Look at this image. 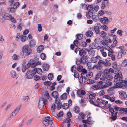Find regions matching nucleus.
Wrapping results in <instances>:
<instances>
[{"label":"nucleus","mask_w":127,"mask_h":127,"mask_svg":"<svg viewBox=\"0 0 127 127\" xmlns=\"http://www.w3.org/2000/svg\"><path fill=\"white\" fill-rule=\"evenodd\" d=\"M5 20H10L14 23L16 22V19L11 15L1 10L0 12V21L3 22Z\"/></svg>","instance_id":"nucleus-1"},{"label":"nucleus","mask_w":127,"mask_h":127,"mask_svg":"<svg viewBox=\"0 0 127 127\" xmlns=\"http://www.w3.org/2000/svg\"><path fill=\"white\" fill-rule=\"evenodd\" d=\"M42 123L45 127L49 126L50 127H54L52 120L49 117H46L43 119Z\"/></svg>","instance_id":"nucleus-2"},{"label":"nucleus","mask_w":127,"mask_h":127,"mask_svg":"<svg viewBox=\"0 0 127 127\" xmlns=\"http://www.w3.org/2000/svg\"><path fill=\"white\" fill-rule=\"evenodd\" d=\"M22 50L23 52L26 53L27 56L29 55L32 52V50L28 45H25L22 48Z\"/></svg>","instance_id":"nucleus-3"},{"label":"nucleus","mask_w":127,"mask_h":127,"mask_svg":"<svg viewBox=\"0 0 127 127\" xmlns=\"http://www.w3.org/2000/svg\"><path fill=\"white\" fill-rule=\"evenodd\" d=\"M35 74L34 70L32 71L28 70L26 74V77L27 79H32L33 78V76Z\"/></svg>","instance_id":"nucleus-4"},{"label":"nucleus","mask_w":127,"mask_h":127,"mask_svg":"<svg viewBox=\"0 0 127 127\" xmlns=\"http://www.w3.org/2000/svg\"><path fill=\"white\" fill-rule=\"evenodd\" d=\"M49 98V95L48 92L46 91L42 94V97L40 98L47 102Z\"/></svg>","instance_id":"nucleus-5"},{"label":"nucleus","mask_w":127,"mask_h":127,"mask_svg":"<svg viewBox=\"0 0 127 127\" xmlns=\"http://www.w3.org/2000/svg\"><path fill=\"white\" fill-rule=\"evenodd\" d=\"M46 102L39 98L38 103V107L40 109H42L44 105L46 103Z\"/></svg>","instance_id":"nucleus-6"},{"label":"nucleus","mask_w":127,"mask_h":127,"mask_svg":"<svg viewBox=\"0 0 127 127\" xmlns=\"http://www.w3.org/2000/svg\"><path fill=\"white\" fill-rule=\"evenodd\" d=\"M85 94V91L83 90H78L77 91V95L78 97H81Z\"/></svg>","instance_id":"nucleus-7"},{"label":"nucleus","mask_w":127,"mask_h":127,"mask_svg":"<svg viewBox=\"0 0 127 127\" xmlns=\"http://www.w3.org/2000/svg\"><path fill=\"white\" fill-rule=\"evenodd\" d=\"M102 77L104 79H107V80H109L110 81V80L113 78V77L111 75L109 74H103L102 76Z\"/></svg>","instance_id":"nucleus-8"},{"label":"nucleus","mask_w":127,"mask_h":127,"mask_svg":"<svg viewBox=\"0 0 127 127\" xmlns=\"http://www.w3.org/2000/svg\"><path fill=\"white\" fill-rule=\"evenodd\" d=\"M119 92V97L121 98L125 99L126 97L125 96V95L126 93L122 91H120Z\"/></svg>","instance_id":"nucleus-9"},{"label":"nucleus","mask_w":127,"mask_h":127,"mask_svg":"<svg viewBox=\"0 0 127 127\" xmlns=\"http://www.w3.org/2000/svg\"><path fill=\"white\" fill-rule=\"evenodd\" d=\"M100 59V56H97L96 57H92L91 59V62L93 63H95L98 61V60Z\"/></svg>","instance_id":"nucleus-10"},{"label":"nucleus","mask_w":127,"mask_h":127,"mask_svg":"<svg viewBox=\"0 0 127 127\" xmlns=\"http://www.w3.org/2000/svg\"><path fill=\"white\" fill-rule=\"evenodd\" d=\"M91 29L94 30L96 34H98L100 32V30L98 26H95L94 27H92Z\"/></svg>","instance_id":"nucleus-11"},{"label":"nucleus","mask_w":127,"mask_h":127,"mask_svg":"<svg viewBox=\"0 0 127 127\" xmlns=\"http://www.w3.org/2000/svg\"><path fill=\"white\" fill-rule=\"evenodd\" d=\"M52 95L54 98L56 99L55 100V103H57V98H58V93L56 91H54L52 93Z\"/></svg>","instance_id":"nucleus-12"},{"label":"nucleus","mask_w":127,"mask_h":127,"mask_svg":"<svg viewBox=\"0 0 127 127\" xmlns=\"http://www.w3.org/2000/svg\"><path fill=\"white\" fill-rule=\"evenodd\" d=\"M84 82L85 83L88 84H93L95 82V81L94 80H92L91 79H85Z\"/></svg>","instance_id":"nucleus-13"},{"label":"nucleus","mask_w":127,"mask_h":127,"mask_svg":"<svg viewBox=\"0 0 127 127\" xmlns=\"http://www.w3.org/2000/svg\"><path fill=\"white\" fill-rule=\"evenodd\" d=\"M100 21L103 23L107 24L108 23L109 20L107 17H104L103 18H100Z\"/></svg>","instance_id":"nucleus-14"},{"label":"nucleus","mask_w":127,"mask_h":127,"mask_svg":"<svg viewBox=\"0 0 127 127\" xmlns=\"http://www.w3.org/2000/svg\"><path fill=\"white\" fill-rule=\"evenodd\" d=\"M115 79V81H117V80L118 79H122V75L121 73H119L116 74L114 77Z\"/></svg>","instance_id":"nucleus-15"},{"label":"nucleus","mask_w":127,"mask_h":127,"mask_svg":"<svg viewBox=\"0 0 127 127\" xmlns=\"http://www.w3.org/2000/svg\"><path fill=\"white\" fill-rule=\"evenodd\" d=\"M105 82V81H99L97 83V86H98L100 89H104V85Z\"/></svg>","instance_id":"nucleus-16"},{"label":"nucleus","mask_w":127,"mask_h":127,"mask_svg":"<svg viewBox=\"0 0 127 127\" xmlns=\"http://www.w3.org/2000/svg\"><path fill=\"white\" fill-rule=\"evenodd\" d=\"M42 67L43 70L46 71L48 70L49 66L46 63H44L42 64Z\"/></svg>","instance_id":"nucleus-17"},{"label":"nucleus","mask_w":127,"mask_h":127,"mask_svg":"<svg viewBox=\"0 0 127 127\" xmlns=\"http://www.w3.org/2000/svg\"><path fill=\"white\" fill-rule=\"evenodd\" d=\"M117 113L116 112H115L113 113H111V117H110V118L113 120H115L117 117Z\"/></svg>","instance_id":"nucleus-18"},{"label":"nucleus","mask_w":127,"mask_h":127,"mask_svg":"<svg viewBox=\"0 0 127 127\" xmlns=\"http://www.w3.org/2000/svg\"><path fill=\"white\" fill-rule=\"evenodd\" d=\"M86 50L85 49H82L79 50V55L81 57H83V56H85L86 53Z\"/></svg>","instance_id":"nucleus-19"},{"label":"nucleus","mask_w":127,"mask_h":127,"mask_svg":"<svg viewBox=\"0 0 127 127\" xmlns=\"http://www.w3.org/2000/svg\"><path fill=\"white\" fill-rule=\"evenodd\" d=\"M36 44L35 41L34 39H32L29 42V45L31 47H33L35 46Z\"/></svg>","instance_id":"nucleus-20"},{"label":"nucleus","mask_w":127,"mask_h":127,"mask_svg":"<svg viewBox=\"0 0 127 127\" xmlns=\"http://www.w3.org/2000/svg\"><path fill=\"white\" fill-rule=\"evenodd\" d=\"M113 52H110L108 53V55L110 57L111 60L114 61L115 60V55L113 54Z\"/></svg>","instance_id":"nucleus-21"},{"label":"nucleus","mask_w":127,"mask_h":127,"mask_svg":"<svg viewBox=\"0 0 127 127\" xmlns=\"http://www.w3.org/2000/svg\"><path fill=\"white\" fill-rule=\"evenodd\" d=\"M105 82L106 83L104 85V89L110 86L112 84V82L109 81V80H106Z\"/></svg>","instance_id":"nucleus-22"},{"label":"nucleus","mask_w":127,"mask_h":127,"mask_svg":"<svg viewBox=\"0 0 127 127\" xmlns=\"http://www.w3.org/2000/svg\"><path fill=\"white\" fill-rule=\"evenodd\" d=\"M101 100V99L97 98L96 101H95V105L96 106L100 107Z\"/></svg>","instance_id":"nucleus-23"},{"label":"nucleus","mask_w":127,"mask_h":127,"mask_svg":"<svg viewBox=\"0 0 127 127\" xmlns=\"http://www.w3.org/2000/svg\"><path fill=\"white\" fill-rule=\"evenodd\" d=\"M81 58L82 59V63H85L88 62V58L87 56H83Z\"/></svg>","instance_id":"nucleus-24"},{"label":"nucleus","mask_w":127,"mask_h":127,"mask_svg":"<svg viewBox=\"0 0 127 127\" xmlns=\"http://www.w3.org/2000/svg\"><path fill=\"white\" fill-rule=\"evenodd\" d=\"M116 82L115 83V85L116 86V88H121L123 86V84H121V83L118 82V81L117 80V81H116Z\"/></svg>","instance_id":"nucleus-25"},{"label":"nucleus","mask_w":127,"mask_h":127,"mask_svg":"<svg viewBox=\"0 0 127 127\" xmlns=\"http://www.w3.org/2000/svg\"><path fill=\"white\" fill-rule=\"evenodd\" d=\"M33 70H35V74L36 72L40 75H41L42 73V71L41 69L40 68H38L36 69L34 68Z\"/></svg>","instance_id":"nucleus-26"},{"label":"nucleus","mask_w":127,"mask_h":127,"mask_svg":"<svg viewBox=\"0 0 127 127\" xmlns=\"http://www.w3.org/2000/svg\"><path fill=\"white\" fill-rule=\"evenodd\" d=\"M119 48L121 49L120 51L121 53L123 54H126L127 51L126 49L123 47H119Z\"/></svg>","instance_id":"nucleus-27"},{"label":"nucleus","mask_w":127,"mask_h":127,"mask_svg":"<svg viewBox=\"0 0 127 127\" xmlns=\"http://www.w3.org/2000/svg\"><path fill=\"white\" fill-rule=\"evenodd\" d=\"M99 49H100L102 47V48L103 49H107L108 51H109L108 53L110 52H113L112 50V49H111L110 47L108 46H107L106 47L104 46H102L101 47V46H99Z\"/></svg>","instance_id":"nucleus-28"},{"label":"nucleus","mask_w":127,"mask_h":127,"mask_svg":"<svg viewBox=\"0 0 127 127\" xmlns=\"http://www.w3.org/2000/svg\"><path fill=\"white\" fill-rule=\"evenodd\" d=\"M15 9L13 8V7L8 8L6 11L9 13H14L15 12Z\"/></svg>","instance_id":"nucleus-29"},{"label":"nucleus","mask_w":127,"mask_h":127,"mask_svg":"<svg viewBox=\"0 0 127 127\" xmlns=\"http://www.w3.org/2000/svg\"><path fill=\"white\" fill-rule=\"evenodd\" d=\"M108 2L107 1V0H106V1H104V2H103L101 4V7L102 9H104L105 7H106L107 5H108Z\"/></svg>","instance_id":"nucleus-30"},{"label":"nucleus","mask_w":127,"mask_h":127,"mask_svg":"<svg viewBox=\"0 0 127 127\" xmlns=\"http://www.w3.org/2000/svg\"><path fill=\"white\" fill-rule=\"evenodd\" d=\"M87 50V51L90 56L92 57L93 56H95V52L93 50L92 51H90L88 50Z\"/></svg>","instance_id":"nucleus-31"},{"label":"nucleus","mask_w":127,"mask_h":127,"mask_svg":"<svg viewBox=\"0 0 127 127\" xmlns=\"http://www.w3.org/2000/svg\"><path fill=\"white\" fill-rule=\"evenodd\" d=\"M44 49V47L43 45H40L37 48V52L38 53H40L41 52H42Z\"/></svg>","instance_id":"nucleus-32"},{"label":"nucleus","mask_w":127,"mask_h":127,"mask_svg":"<svg viewBox=\"0 0 127 127\" xmlns=\"http://www.w3.org/2000/svg\"><path fill=\"white\" fill-rule=\"evenodd\" d=\"M94 121L92 119L91 117H89L87 119V123L89 124H93Z\"/></svg>","instance_id":"nucleus-33"},{"label":"nucleus","mask_w":127,"mask_h":127,"mask_svg":"<svg viewBox=\"0 0 127 127\" xmlns=\"http://www.w3.org/2000/svg\"><path fill=\"white\" fill-rule=\"evenodd\" d=\"M10 74L11 77L13 78H15L16 75V72L14 70L11 71L10 73Z\"/></svg>","instance_id":"nucleus-34"},{"label":"nucleus","mask_w":127,"mask_h":127,"mask_svg":"<svg viewBox=\"0 0 127 127\" xmlns=\"http://www.w3.org/2000/svg\"><path fill=\"white\" fill-rule=\"evenodd\" d=\"M93 32L90 30H89L86 32V35L88 37H91L93 35Z\"/></svg>","instance_id":"nucleus-35"},{"label":"nucleus","mask_w":127,"mask_h":127,"mask_svg":"<svg viewBox=\"0 0 127 127\" xmlns=\"http://www.w3.org/2000/svg\"><path fill=\"white\" fill-rule=\"evenodd\" d=\"M116 88L115 86L111 87L107 89V91L109 93H112L113 92L114 89H115Z\"/></svg>","instance_id":"nucleus-36"},{"label":"nucleus","mask_w":127,"mask_h":127,"mask_svg":"<svg viewBox=\"0 0 127 127\" xmlns=\"http://www.w3.org/2000/svg\"><path fill=\"white\" fill-rule=\"evenodd\" d=\"M99 34L100 36L102 37H105L107 35V34L104 31H101Z\"/></svg>","instance_id":"nucleus-37"},{"label":"nucleus","mask_w":127,"mask_h":127,"mask_svg":"<svg viewBox=\"0 0 127 127\" xmlns=\"http://www.w3.org/2000/svg\"><path fill=\"white\" fill-rule=\"evenodd\" d=\"M21 40L22 42H24L28 39V37L24 35H22L21 37Z\"/></svg>","instance_id":"nucleus-38"},{"label":"nucleus","mask_w":127,"mask_h":127,"mask_svg":"<svg viewBox=\"0 0 127 127\" xmlns=\"http://www.w3.org/2000/svg\"><path fill=\"white\" fill-rule=\"evenodd\" d=\"M90 48L92 49H96L97 48V46L96 45V44L95 43H93L91 44L90 46Z\"/></svg>","instance_id":"nucleus-39"},{"label":"nucleus","mask_w":127,"mask_h":127,"mask_svg":"<svg viewBox=\"0 0 127 127\" xmlns=\"http://www.w3.org/2000/svg\"><path fill=\"white\" fill-rule=\"evenodd\" d=\"M73 110L74 112L76 113H78L80 111V108L78 106H75L74 107Z\"/></svg>","instance_id":"nucleus-40"},{"label":"nucleus","mask_w":127,"mask_h":127,"mask_svg":"<svg viewBox=\"0 0 127 127\" xmlns=\"http://www.w3.org/2000/svg\"><path fill=\"white\" fill-rule=\"evenodd\" d=\"M20 58L19 55H17L15 54H14L12 56V58L13 60H19Z\"/></svg>","instance_id":"nucleus-41"},{"label":"nucleus","mask_w":127,"mask_h":127,"mask_svg":"<svg viewBox=\"0 0 127 127\" xmlns=\"http://www.w3.org/2000/svg\"><path fill=\"white\" fill-rule=\"evenodd\" d=\"M92 88L93 90H98L100 89L97 86V84L96 85H93V86L92 87Z\"/></svg>","instance_id":"nucleus-42"},{"label":"nucleus","mask_w":127,"mask_h":127,"mask_svg":"<svg viewBox=\"0 0 127 127\" xmlns=\"http://www.w3.org/2000/svg\"><path fill=\"white\" fill-rule=\"evenodd\" d=\"M82 59L81 58H78L76 61V64L77 65H79L82 63Z\"/></svg>","instance_id":"nucleus-43"},{"label":"nucleus","mask_w":127,"mask_h":127,"mask_svg":"<svg viewBox=\"0 0 127 127\" xmlns=\"http://www.w3.org/2000/svg\"><path fill=\"white\" fill-rule=\"evenodd\" d=\"M29 99V97L28 96H23L22 100L24 102H27Z\"/></svg>","instance_id":"nucleus-44"},{"label":"nucleus","mask_w":127,"mask_h":127,"mask_svg":"<svg viewBox=\"0 0 127 127\" xmlns=\"http://www.w3.org/2000/svg\"><path fill=\"white\" fill-rule=\"evenodd\" d=\"M83 35L82 34H77L76 35V36L77 37V39L78 40H81L83 38Z\"/></svg>","instance_id":"nucleus-45"},{"label":"nucleus","mask_w":127,"mask_h":127,"mask_svg":"<svg viewBox=\"0 0 127 127\" xmlns=\"http://www.w3.org/2000/svg\"><path fill=\"white\" fill-rule=\"evenodd\" d=\"M40 58L43 60H45L46 59V56L44 53H42L40 55Z\"/></svg>","instance_id":"nucleus-46"},{"label":"nucleus","mask_w":127,"mask_h":127,"mask_svg":"<svg viewBox=\"0 0 127 127\" xmlns=\"http://www.w3.org/2000/svg\"><path fill=\"white\" fill-rule=\"evenodd\" d=\"M20 4V3L18 2L15 3L13 5V8L16 9L19 7Z\"/></svg>","instance_id":"nucleus-47"},{"label":"nucleus","mask_w":127,"mask_h":127,"mask_svg":"<svg viewBox=\"0 0 127 127\" xmlns=\"http://www.w3.org/2000/svg\"><path fill=\"white\" fill-rule=\"evenodd\" d=\"M21 107V105H19L18 107H17L14 110V111L17 114L19 110H20V108Z\"/></svg>","instance_id":"nucleus-48"},{"label":"nucleus","mask_w":127,"mask_h":127,"mask_svg":"<svg viewBox=\"0 0 127 127\" xmlns=\"http://www.w3.org/2000/svg\"><path fill=\"white\" fill-rule=\"evenodd\" d=\"M106 103V102L105 101L101 99L100 107H104L105 104H106L105 103Z\"/></svg>","instance_id":"nucleus-49"},{"label":"nucleus","mask_w":127,"mask_h":127,"mask_svg":"<svg viewBox=\"0 0 127 127\" xmlns=\"http://www.w3.org/2000/svg\"><path fill=\"white\" fill-rule=\"evenodd\" d=\"M102 67L101 65L98 64L95 65V67L98 70H100L102 68Z\"/></svg>","instance_id":"nucleus-50"},{"label":"nucleus","mask_w":127,"mask_h":127,"mask_svg":"<svg viewBox=\"0 0 127 127\" xmlns=\"http://www.w3.org/2000/svg\"><path fill=\"white\" fill-rule=\"evenodd\" d=\"M96 95V94L95 93H93L90 94L89 96V98L90 99H94Z\"/></svg>","instance_id":"nucleus-51"},{"label":"nucleus","mask_w":127,"mask_h":127,"mask_svg":"<svg viewBox=\"0 0 127 127\" xmlns=\"http://www.w3.org/2000/svg\"><path fill=\"white\" fill-rule=\"evenodd\" d=\"M92 19L93 21L97 22L99 20L98 17L96 16H94L92 17Z\"/></svg>","instance_id":"nucleus-52"},{"label":"nucleus","mask_w":127,"mask_h":127,"mask_svg":"<svg viewBox=\"0 0 127 127\" xmlns=\"http://www.w3.org/2000/svg\"><path fill=\"white\" fill-rule=\"evenodd\" d=\"M67 94L66 93H64L61 96V98L63 100H65L67 97Z\"/></svg>","instance_id":"nucleus-53"},{"label":"nucleus","mask_w":127,"mask_h":127,"mask_svg":"<svg viewBox=\"0 0 127 127\" xmlns=\"http://www.w3.org/2000/svg\"><path fill=\"white\" fill-rule=\"evenodd\" d=\"M74 45L76 46H78L80 44L79 42L78 41V40L76 38L75 40L74 41Z\"/></svg>","instance_id":"nucleus-54"},{"label":"nucleus","mask_w":127,"mask_h":127,"mask_svg":"<svg viewBox=\"0 0 127 127\" xmlns=\"http://www.w3.org/2000/svg\"><path fill=\"white\" fill-rule=\"evenodd\" d=\"M53 76L52 74L50 73L49 74L48 76V78L49 80H52L53 79Z\"/></svg>","instance_id":"nucleus-55"},{"label":"nucleus","mask_w":127,"mask_h":127,"mask_svg":"<svg viewBox=\"0 0 127 127\" xmlns=\"http://www.w3.org/2000/svg\"><path fill=\"white\" fill-rule=\"evenodd\" d=\"M123 108L117 107V106H114V109L116 111H122Z\"/></svg>","instance_id":"nucleus-56"},{"label":"nucleus","mask_w":127,"mask_h":127,"mask_svg":"<svg viewBox=\"0 0 127 127\" xmlns=\"http://www.w3.org/2000/svg\"><path fill=\"white\" fill-rule=\"evenodd\" d=\"M106 103H105L106 104L104 105V107L106 109L109 108L111 106V105L110 104L108 103V101H106Z\"/></svg>","instance_id":"nucleus-57"},{"label":"nucleus","mask_w":127,"mask_h":127,"mask_svg":"<svg viewBox=\"0 0 127 127\" xmlns=\"http://www.w3.org/2000/svg\"><path fill=\"white\" fill-rule=\"evenodd\" d=\"M57 104V108L58 110L60 109L62 107V104L61 103L58 102L57 103H56Z\"/></svg>","instance_id":"nucleus-58"},{"label":"nucleus","mask_w":127,"mask_h":127,"mask_svg":"<svg viewBox=\"0 0 127 127\" xmlns=\"http://www.w3.org/2000/svg\"><path fill=\"white\" fill-rule=\"evenodd\" d=\"M127 65V59L124 60L121 64L122 66L125 67Z\"/></svg>","instance_id":"nucleus-59"},{"label":"nucleus","mask_w":127,"mask_h":127,"mask_svg":"<svg viewBox=\"0 0 127 127\" xmlns=\"http://www.w3.org/2000/svg\"><path fill=\"white\" fill-rule=\"evenodd\" d=\"M83 69V67L82 65H79L77 68V70L80 72H81Z\"/></svg>","instance_id":"nucleus-60"},{"label":"nucleus","mask_w":127,"mask_h":127,"mask_svg":"<svg viewBox=\"0 0 127 127\" xmlns=\"http://www.w3.org/2000/svg\"><path fill=\"white\" fill-rule=\"evenodd\" d=\"M117 64L116 62H114L113 63L112 67L113 69H117Z\"/></svg>","instance_id":"nucleus-61"},{"label":"nucleus","mask_w":127,"mask_h":127,"mask_svg":"<svg viewBox=\"0 0 127 127\" xmlns=\"http://www.w3.org/2000/svg\"><path fill=\"white\" fill-rule=\"evenodd\" d=\"M99 8V6L98 5H96L93 7V10L95 12H96L98 10Z\"/></svg>","instance_id":"nucleus-62"},{"label":"nucleus","mask_w":127,"mask_h":127,"mask_svg":"<svg viewBox=\"0 0 127 127\" xmlns=\"http://www.w3.org/2000/svg\"><path fill=\"white\" fill-rule=\"evenodd\" d=\"M102 59L100 57V59L99 60H98V62L97 63L98 64H100L101 65L102 64H104V62H103V61L101 60Z\"/></svg>","instance_id":"nucleus-63"},{"label":"nucleus","mask_w":127,"mask_h":127,"mask_svg":"<svg viewBox=\"0 0 127 127\" xmlns=\"http://www.w3.org/2000/svg\"><path fill=\"white\" fill-rule=\"evenodd\" d=\"M88 78H91L92 77L93 75V73L91 72H89L88 74Z\"/></svg>","instance_id":"nucleus-64"}]
</instances>
